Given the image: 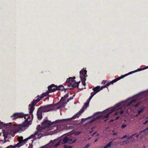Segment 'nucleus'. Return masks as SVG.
<instances>
[{
	"label": "nucleus",
	"instance_id": "1",
	"mask_svg": "<svg viewBox=\"0 0 148 148\" xmlns=\"http://www.w3.org/2000/svg\"><path fill=\"white\" fill-rule=\"evenodd\" d=\"M56 123L55 126H54L53 124L54 123L51 122L50 121L48 120L46 118L44 119L43 122L41 123V126L39 125L36 127L37 131L35 132L33 134L31 135L28 137L23 140V137L21 136L18 137L17 140L19 142L16 145V146L17 147H19L21 146L26 143L27 141L29 139L32 138L33 140L32 141L33 142L36 139H40L42 137L47 135L48 130L53 129H51L52 127H56V129H60V130H62L65 128V119L59 120L56 121Z\"/></svg>",
	"mask_w": 148,
	"mask_h": 148
},
{
	"label": "nucleus",
	"instance_id": "2",
	"mask_svg": "<svg viewBox=\"0 0 148 148\" xmlns=\"http://www.w3.org/2000/svg\"><path fill=\"white\" fill-rule=\"evenodd\" d=\"M45 96L42 95L40 97L39 96H38V98L34 99L31 103L29 104V106L30 107L29 109V114H24L22 113H16L11 116V118L12 119L14 120L18 118H22L24 117L25 119V121L22 124H19L16 125H14V127L15 128L16 131L17 132H21L24 131L26 128L25 127H28L30 125L31 123V120L28 121V119H30V115H31L32 116V119L33 117V112L34 111L35 108L34 106L40 100L42 99Z\"/></svg>",
	"mask_w": 148,
	"mask_h": 148
},
{
	"label": "nucleus",
	"instance_id": "3",
	"mask_svg": "<svg viewBox=\"0 0 148 148\" xmlns=\"http://www.w3.org/2000/svg\"><path fill=\"white\" fill-rule=\"evenodd\" d=\"M56 106L57 109L65 106V96L62 97L60 101L55 105L50 104L41 106L38 109L42 112H46L52 110Z\"/></svg>",
	"mask_w": 148,
	"mask_h": 148
},
{
	"label": "nucleus",
	"instance_id": "4",
	"mask_svg": "<svg viewBox=\"0 0 148 148\" xmlns=\"http://www.w3.org/2000/svg\"><path fill=\"white\" fill-rule=\"evenodd\" d=\"M89 102L87 101L84 104V105L80 111L74 115L71 118L72 119H75L78 118L81 114L84 111L85 109H86L89 104Z\"/></svg>",
	"mask_w": 148,
	"mask_h": 148
},
{
	"label": "nucleus",
	"instance_id": "5",
	"mask_svg": "<svg viewBox=\"0 0 148 148\" xmlns=\"http://www.w3.org/2000/svg\"><path fill=\"white\" fill-rule=\"evenodd\" d=\"M71 135L70 134H67L66 133H65V144L67 143H72L75 142V140H73V138L71 136H70Z\"/></svg>",
	"mask_w": 148,
	"mask_h": 148
},
{
	"label": "nucleus",
	"instance_id": "6",
	"mask_svg": "<svg viewBox=\"0 0 148 148\" xmlns=\"http://www.w3.org/2000/svg\"><path fill=\"white\" fill-rule=\"evenodd\" d=\"M86 73L87 71L84 69H82L80 71V77L81 80L84 79V80H86V77L87 76Z\"/></svg>",
	"mask_w": 148,
	"mask_h": 148
},
{
	"label": "nucleus",
	"instance_id": "7",
	"mask_svg": "<svg viewBox=\"0 0 148 148\" xmlns=\"http://www.w3.org/2000/svg\"><path fill=\"white\" fill-rule=\"evenodd\" d=\"M75 77H69V78L67 79L65 82V84H67V85L70 87L73 84V83L76 81L75 80Z\"/></svg>",
	"mask_w": 148,
	"mask_h": 148
},
{
	"label": "nucleus",
	"instance_id": "8",
	"mask_svg": "<svg viewBox=\"0 0 148 148\" xmlns=\"http://www.w3.org/2000/svg\"><path fill=\"white\" fill-rule=\"evenodd\" d=\"M132 73V72H129L128 73V74L125 75H124V76L122 75L120 77H119L116 78V79L113 80L112 81H111L110 82L108 83L107 85H108L109 86L110 84H113L114 83L116 82L117 81H118L120 80L121 79L125 77L127 75H128L129 74H131Z\"/></svg>",
	"mask_w": 148,
	"mask_h": 148
},
{
	"label": "nucleus",
	"instance_id": "9",
	"mask_svg": "<svg viewBox=\"0 0 148 148\" xmlns=\"http://www.w3.org/2000/svg\"><path fill=\"white\" fill-rule=\"evenodd\" d=\"M108 83H107L105 86H102L101 87H100L99 86H97L95 88H94L92 89V90L95 92H97V93L98 92H99L101 90H102L103 88L107 87L109 85H107Z\"/></svg>",
	"mask_w": 148,
	"mask_h": 148
},
{
	"label": "nucleus",
	"instance_id": "10",
	"mask_svg": "<svg viewBox=\"0 0 148 148\" xmlns=\"http://www.w3.org/2000/svg\"><path fill=\"white\" fill-rule=\"evenodd\" d=\"M48 89L49 92H54L57 90V87L54 84H52L48 87Z\"/></svg>",
	"mask_w": 148,
	"mask_h": 148
},
{
	"label": "nucleus",
	"instance_id": "11",
	"mask_svg": "<svg viewBox=\"0 0 148 148\" xmlns=\"http://www.w3.org/2000/svg\"><path fill=\"white\" fill-rule=\"evenodd\" d=\"M42 112L39 110V109H38L37 113V118L38 120H41L42 118Z\"/></svg>",
	"mask_w": 148,
	"mask_h": 148
},
{
	"label": "nucleus",
	"instance_id": "12",
	"mask_svg": "<svg viewBox=\"0 0 148 148\" xmlns=\"http://www.w3.org/2000/svg\"><path fill=\"white\" fill-rule=\"evenodd\" d=\"M81 133V132H73L72 131H71L70 132H67L66 133V134H70V135H72L73 134H74L75 135H78L79 134H80Z\"/></svg>",
	"mask_w": 148,
	"mask_h": 148
},
{
	"label": "nucleus",
	"instance_id": "13",
	"mask_svg": "<svg viewBox=\"0 0 148 148\" xmlns=\"http://www.w3.org/2000/svg\"><path fill=\"white\" fill-rule=\"evenodd\" d=\"M80 82V81L78 82H76V81L74 82L71 86L73 88H78L79 85V84Z\"/></svg>",
	"mask_w": 148,
	"mask_h": 148
},
{
	"label": "nucleus",
	"instance_id": "14",
	"mask_svg": "<svg viewBox=\"0 0 148 148\" xmlns=\"http://www.w3.org/2000/svg\"><path fill=\"white\" fill-rule=\"evenodd\" d=\"M114 110L113 109H112L110 111L109 113H107L106 115H104L103 116V117L104 118H108V116H109V114L110 113H111L112 112H114Z\"/></svg>",
	"mask_w": 148,
	"mask_h": 148
},
{
	"label": "nucleus",
	"instance_id": "15",
	"mask_svg": "<svg viewBox=\"0 0 148 148\" xmlns=\"http://www.w3.org/2000/svg\"><path fill=\"white\" fill-rule=\"evenodd\" d=\"M136 101V99H132L130 102L128 103L127 106H131L133 103H135Z\"/></svg>",
	"mask_w": 148,
	"mask_h": 148
},
{
	"label": "nucleus",
	"instance_id": "16",
	"mask_svg": "<svg viewBox=\"0 0 148 148\" xmlns=\"http://www.w3.org/2000/svg\"><path fill=\"white\" fill-rule=\"evenodd\" d=\"M112 142L113 141H112L109 142L107 145L103 147V148H108V147H110Z\"/></svg>",
	"mask_w": 148,
	"mask_h": 148
},
{
	"label": "nucleus",
	"instance_id": "17",
	"mask_svg": "<svg viewBox=\"0 0 148 148\" xmlns=\"http://www.w3.org/2000/svg\"><path fill=\"white\" fill-rule=\"evenodd\" d=\"M57 90H62L64 89V86L62 85H60L59 86H57Z\"/></svg>",
	"mask_w": 148,
	"mask_h": 148
},
{
	"label": "nucleus",
	"instance_id": "18",
	"mask_svg": "<svg viewBox=\"0 0 148 148\" xmlns=\"http://www.w3.org/2000/svg\"><path fill=\"white\" fill-rule=\"evenodd\" d=\"M144 110V108H140L138 112V114L136 115V116H138Z\"/></svg>",
	"mask_w": 148,
	"mask_h": 148
},
{
	"label": "nucleus",
	"instance_id": "19",
	"mask_svg": "<svg viewBox=\"0 0 148 148\" xmlns=\"http://www.w3.org/2000/svg\"><path fill=\"white\" fill-rule=\"evenodd\" d=\"M120 104H121L120 103H119L117 105V106L116 107V109L119 110L121 109L122 108V107L121 106Z\"/></svg>",
	"mask_w": 148,
	"mask_h": 148
},
{
	"label": "nucleus",
	"instance_id": "20",
	"mask_svg": "<svg viewBox=\"0 0 148 148\" xmlns=\"http://www.w3.org/2000/svg\"><path fill=\"white\" fill-rule=\"evenodd\" d=\"M16 147H17L16 146V145L14 146H13L12 145H10L8 146L5 148H15Z\"/></svg>",
	"mask_w": 148,
	"mask_h": 148
},
{
	"label": "nucleus",
	"instance_id": "21",
	"mask_svg": "<svg viewBox=\"0 0 148 148\" xmlns=\"http://www.w3.org/2000/svg\"><path fill=\"white\" fill-rule=\"evenodd\" d=\"M123 111L120 110L119 111H118L117 112H116V113L115 114V115H116L117 114L118 112H119L120 114H122L123 113Z\"/></svg>",
	"mask_w": 148,
	"mask_h": 148
},
{
	"label": "nucleus",
	"instance_id": "22",
	"mask_svg": "<svg viewBox=\"0 0 148 148\" xmlns=\"http://www.w3.org/2000/svg\"><path fill=\"white\" fill-rule=\"evenodd\" d=\"M74 96V95L73 97H70L69 99H68L66 101V103L65 102V105L70 100H71L73 99Z\"/></svg>",
	"mask_w": 148,
	"mask_h": 148
},
{
	"label": "nucleus",
	"instance_id": "23",
	"mask_svg": "<svg viewBox=\"0 0 148 148\" xmlns=\"http://www.w3.org/2000/svg\"><path fill=\"white\" fill-rule=\"evenodd\" d=\"M82 80V84L84 85L85 86L86 84V83H85V81L86 80H84V79H83L82 80Z\"/></svg>",
	"mask_w": 148,
	"mask_h": 148
},
{
	"label": "nucleus",
	"instance_id": "24",
	"mask_svg": "<svg viewBox=\"0 0 148 148\" xmlns=\"http://www.w3.org/2000/svg\"><path fill=\"white\" fill-rule=\"evenodd\" d=\"M97 93V92H95L94 91L93 92H92L91 93V95L93 97Z\"/></svg>",
	"mask_w": 148,
	"mask_h": 148
},
{
	"label": "nucleus",
	"instance_id": "25",
	"mask_svg": "<svg viewBox=\"0 0 148 148\" xmlns=\"http://www.w3.org/2000/svg\"><path fill=\"white\" fill-rule=\"evenodd\" d=\"M136 134L135 133L134 134H133L132 136H130L128 138H127L128 139H129L130 138H132V136L135 135Z\"/></svg>",
	"mask_w": 148,
	"mask_h": 148
},
{
	"label": "nucleus",
	"instance_id": "26",
	"mask_svg": "<svg viewBox=\"0 0 148 148\" xmlns=\"http://www.w3.org/2000/svg\"><path fill=\"white\" fill-rule=\"evenodd\" d=\"M95 119H96L95 118H93L90 120L89 122L90 123H92L95 121Z\"/></svg>",
	"mask_w": 148,
	"mask_h": 148
},
{
	"label": "nucleus",
	"instance_id": "27",
	"mask_svg": "<svg viewBox=\"0 0 148 148\" xmlns=\"http://www.w3.org/2000/svg\"><path fill=\"white\" fill-rule=\"evenodd\" d=\"M92 96L90 95V97L89 98H88V99L87 100L88 101L90 102V100L92 98Z\"/></svg>",
	"mask_w": 148,
	"mask_h": 148
},
{
	"label": "nucleus",
	"instance_id": "28",
	"mask_svg": "<svg viewBox=\"0 0 148 148\" xmlns=\"http://www.w3.org/2000/svg\"><path fill=\"white\" fill-rule=\"evenodd\" d=\"M127 125L126 124H123L121 127V128L122 129H123V128H124L126 126H127Z\"/></svg>",
	"mask_w": 148,
	"mask_h": 148
},
{
	"label": "nucleus",
	"instance_id": "29",
	"mask_svg": "<svg viewBox=\"0 0 148 148\" xmlns=\"http://www.w3.org/2000/svg\"><path fill=\"white\" fill-rule=\"evenodd\" d=\"M90 146V145L89 144L86 145L84 148H88Z\"/></svg>",
	"mask_w": 148,
	"mask_h": 148
},
{
	"label": "nucleus",
	"instance_id": "30",
	"mask_svg": "<svg viewBox=\"0 0 148 148\" xmlns=\"http://www.w3.org/2000/svg\"><path fill=\"white\" fill-rule=\"evenodd\" d=\"M145 131H146V130H145V129H144L143 130L140 132L139 133V134H140L142 132H145Z\"/></svg>",
	"mask_w": 148,
	"mask_h": 148
},
{
	"label": "nucleus",
	"instance_id": "31",
	"mask_svg": "<svg viewBox=\"0 0 148 148\" xmlns=\"http://www.w3.org/2000/svg\"><path fill=\"white\" fill-rule=\"evenodd\" d=\"M139 104V103H137L136 104L134 105V107H137Z\"/></svg>",
	"mask_w": 148,
	"mask_h": 148
},
{
	"label": "nucleus",
	"instance_id": "32",
	"mask_svg": "<svg viewBox=\"0 0 148 148\" xmlns=\"http://www.w3.org/2000/svg\"><path fill=\"white\" fill-rule=\"evenodd\" d=\"M148 122V119H146L145 122L143 123L144 124H146Z\"/></svg>",
	"mask_w": 148,
	"mask_h": 148
},
{
	"label": "nucleus",
	"instance_id": "33",
	"mask_svg": "<svg viewBox=\"0 0 148 148\" xmlns=\"http://www.w3.org/2000/svg\"><path fill=\"white\" fill-rule=\"evenodd\" d=\"M144 69H138V70H136V71H142Z\"/></svg>",
	"mask_w": 148,
	"mask_h": 148
},
{
	"label": "nucleus",
	"instance_id": "34",
	"mask_svg": "<svg viewBox=\"0 0 148 148\" xmlns=\"http://www.w3.org/2000/svg\"><path fill=\"white\" fill-rule=\"evenodd\" d=\"M71 146H68L66 145H65V148H71Z\"/></svg>",
	"mask_w": 148,
	"mask_h": 148
},
{
	"label": "nucleus",
	"instance_id": "35",
	"mask_svg": "<svg viewBox=\"0 0 148 148\" xmlns=\"http://www.w3.org/2000/svg\"><path fill=\"white\" fill-rule=\"evenodd\" d=\"M106 83V81L103 80L102 82V83H103L104 84H105Z\"/></svg>",
	"mask_w": 148,
	"mask_h": 148
},
{
	"label": "nucleus",
	"instance_id": "36",
	"mask_svg": "<svg viewBox=\"0 0 148 148\" xmlns=\"http://www.w3.org/2000/svg\"><path fill=\"white\" fill-rule=\"evenodd\" d=\"M127 137V136L126 135L124 136L123 137H122L121 138L123 139L124 138H125L126 137Z\"/></svg>",
	"mask_w": 148,
	"mask_h": 148
},
{
	"label": "nucleus",
	"instance_id": "37",
	"mask_svg": "<svg viewBox=\"0 0 148 148\" xmlns=\"http://www.w3.org/2000/svg\"><path fill=\"white\" fill-rule=\"evenodd\" d=\"M97 140H98V139H97V138L95 140V141H94V142L95 143V142H96L97 141Z\"/></svg>",
	"mask_w": 148,
	"mask_h": 148
},
{
	"label": "nucleus",
	"instance_id": "38",
	"mask_svg": "<svg viewBox=\"0 0 148 148\" xmlns=\"http://www.w3.org/2000/svg\"><path fill=\"white\" fill-rule=\"evenodd\" d=\"M68 94H65V98L67 97H68Z\"/></svg>",
	"mask_w": 148,
	"mask_h": 148
},
{
	"label": "nucleus",
	"instance_id": "39",
	"mask_svg": "<svg viewBox=\"0 0 148 148\" xmlns=\"http://www.w3.org/2000/svg\"><path fill=\"white\" fill-rule=\"evenodd\" d=\"M140 134H138V135H136V137L137 138H138V136H139V135Z\"/></svg>",
	"mask_w": 148,
	"mask_h": 148
},
{
	"label": "nucleus",
	"instance_id": "40",
	"mask_svg": "<svg viewBox=\"0 0 148 148\" xmlns=\"http://www.w3.org/2000/svg\"><path fill=\"white\" fill-rule=\"evenodd\" d=\"M116 134V133H114L113 134V135H115Z\"/></svg>",
	"mask_w": 148,
	"mask_h": 148
},
{
	"label": "nucleus",
	"instance_id": "41",
	"mask_svg": "<svg viewBox=\"0 0 148 148\" xmlns=\"http://www.w3.org/2000/svg\"><path fill=\"white\" fill-rule=\"evenodd\" d=\"M119 118V116H117V117L116 118V120H117Z\"/></svg>",
	"mask_w": 148,
	"mask_h": 148
},
{
	"label": "nucleus",
	"instance_id": "42",
	"mask_svg": "<svg viewBox=\"0 0 148 148\" xmlns=\"http://www.w3.org/2000/svg\"><path fill=\"white\" fill-rule=\"evenodd\" d=\"M96 132H95L92 135V136H93L96 133Z\"/></svg>",
	"mask_w": 148,
	"mask_h": 148
},
{
	"label": "nucleus",
	"instance_id": "43",
	"mask_svg": "<svg viewBox=\"0 0 148 148\" xmlns=\"http://www.w3.org/2000/svg\"><path fill=\"white\" fill-rule=\"evenodd\" d=\"M2 127V126H1V125L0 124V129Z\"/></svg>",
	"mask_w": 148,
	"mask_h": 148
},
{
	"label": "nucleus",
	"instance_id": "44",
	"mask_svg": "<svg viewBox=\"0 0 148 148\" xmlns=\"http://www.w3.org/2000/svg\"><path fill=\"white\" fill-rule=\"evenodd\" d=\"M146 130V131L147 130H148V127L145 129Z\"/></svg>",
	"mask_w": 148,
	"mask_h": 148
},
{
	"label": "nucleus",
	"instance_id": "45",
	"mask_svg": "<svg viewBox=\"0 0 148 148\" xmlns=\"http://www.w3.org/2000/svg\"><path fill=\"white\" fill-rule=\"evenodd\" d=\"M83 89H84V88H82V89H79V90H83Z\"/></svg>",
	"mask_w": 148,
	"mask_h": 148
},
{
	"label": "nucleus",
	"instance_id": "46",
	"mask_svg": "<svg viewBox=\"0 0 148 148\" xmlns=\"http://www.w3.org/2000/svg\"><path fill=\"white\" fill-rule=\"evenodd\" d=\"M124 143H127V141H125L124 142Z\"/></svg>",
	"mask_w": 148,
	"mask_h": 148
},
{
	"label": "nucleus",
	"instance_id": "47",
	"mask_svg": "<svg viewBox=\"0 0 148 148\" xmlns=\"http://www.w3.org/2000/svg\"><path fill=\"white\" fill-rule=\"evenodd\" d=\"M63 148H65V145H63Z\"/></svg>",
	"mask_w": 148,
	"mask_h": 148
},
{
	"label": "nucleus",
	"instance_id": "48",
	"mask_svg": "<svg viewBox=\"0 0 148 148\" xmlns=\"http://www.w3.org/2000/svg\"><path fill=\"white\" fill-rule=\"evenodd\" d=\"M8 124H6V125H5L6 126H8Z\"/></svg>",
	"mask_w": 148,
	"mask_h": 148
},
{
	"label": "nucleus",
	"instance_id": "49",
	"mask_svg": "<svg viewBox=\"0 0 148 148\" xmlns=\"http://www.w3.org/2000/svg\"><path fill=\"white\" fill-rule=\"evenodd\" d=\"M67 119H65V121H66V120H67Z\"/></svg>",
	"mask_w": 148,
	"mask_h": 148
},
{
	"label": "nucleus",
	"instance_id": "50",
	"mask_svg": "<svg viewBox=\"0 0 148 148\" xmlns=\"http://www.w3.org/2000/svg\"><path fill=\"white\" fill-rule=\"evenodd\" d=\"M133 72V73H134V72H134V71H133V72Z\"/></svg>",
	"mask_w": 148,
	"mask_h": 148
},
{
	"label": "nucleus",
	"instance_id": "51",
	"mask_svg": "<svg viewBox=\"0 0 148 148\" xmlns=\"http://www.w3.org/2000/svg\"><path fill=\"white\" fill-rule=\"evenodd\" d=\"M66 127H69V126H66Z\"/></svg>",
	"mask_w": 148,
	"mask_h": 148
},
{
	"label": "nucleus",
	"instance_id": "52",
	"mask_svg": "<svg viewBox=\"0 0 148 148\" xmlns=\"http://www.w3.org/2000/svg\"><path fill=\"white\" fill-rule=\"evenodd\" d=\"M10 127H11V126H12V125H10Z\"/></svg>",
	"mask_w": 148,
	"mask_h": 148
},
{
	"label": "nucleus",
	"instance_id": "53",
	"mask_svg": "<svg viewBox=\"0 0 148 148\" xmlns=\"http://www.w3.org/2000/svg\"><path fill=\"white\" fill-rule=\"evenodd\" d=\"M65 129H66V126H65Z\"/></svg>",
	"mask_w": 148,
	"mask_h": 148
}]
</instances>
